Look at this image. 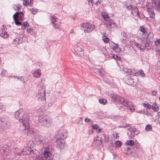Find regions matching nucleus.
Returning a JSON list of instances; mask_svg holds the SVG:
<instances>
[{
	"instance_id": "nucleus-1",
	"label": "nucleus",
	"mask_w": 160,
	"mask_h": 160,
	"mask_svg": "<svg viewBox=\"0 0 160 160\" xmlns=\"http://www.w3.org/2000/svg\"><path fill=\"white\" fill-rule=\"evenodd\" d=\"M23 109L22 108L20 109L15 112V117L18 120L19 122L22 123L23 125L26 127L25 129H29V127H28L29 125V117L28 113L27 112L24 113L23 116H20V114L23 112Z\"/></svg>"
},
{
	"instance_id": "nucleus-2",
	"label": "nucleus",
	"mask_w": 160,
	"mask_h": 160,
	"mask_svg": "<svg viewBox=\"0 0 160 160\" xmlns=\"http://www.w3.org/2000/svg\"><path fill=\"white\" fill-rule=\"evenodd\" d=\"M38 120L42 125L46 127H49L52 122V119L50 117L46 115H43L39 116Z\"/></svg>"
},
{
	"instance_id": "nucleus-3",
	"label": "nucleus",
	"mask_w": 160,
	"mask_h": 160,
	"mask_svg": "<svg viewBox=\"0 0 160 160\" xmlns=\"http://www.w3.org/2000/svg\"><path fill=\"white\" fill-rule=\"evenodd\" d=\"M95 25L89 22L84 23L81 25V27L84 28V31L85 33H89L92 32L95 29Z\"/></svg>"
},
{
	"instance_id": "nucleus-4",
	"label": "nucleus",
	"mask_w": 160,
	"mask_h": 160,
	"mask_svg": "<svg viewBox=\"0 0 160 160\" xmlns=\"http://www.w3.org/2000/svg\"><path fill=\"white\" fill-rule=\"evenodd\" d=\"M50 19L51 21L53 27L55 28H58L59 27L61 23V21L59 19L55 16L52 15L50 16Z\"/></svg>"
},
{
	"instance_id": "nucleus-5",
	"label": "nucleus",
	"mask_w": 160,
	"mask_h": 160,
	"mask_svg": "<svg viewBox=\"0 0 160 160\" xmlns=\"http://www.w3.org/2000/svg\"><path fill=\"white\" fill-rule=\"evenodd\" d=\"M31 143H32V141H30L29 142L28 144L26 147H25L23 149L22 153L23 155H26L27 154H31L32 152L33 153V151L32 150L31 148L30 147H31V145H29V143L31 144Z\"/></svg>"
},
{
	"instance_id": "nucleus-6",
	"label": "nucleus",
	"mask_w": 160,
	"mask_h": 160,
	"mask_svg": "<svg viewBox=\"0 0 160 160\" xmlns=\"http://www.w3.org/2000/svg\"><path fill=\"white\" fill-rule=\"evenodd\" d=\"M45 88L44 86L42 87L40 89H39V91L37 93V97L38 98L41 99L45 98Z\"/></svg>"
},
{
	"instance_id": "nucleus-7",
	"label": "nucleus",
	"mask_w": 160,
	"mask_h": 160,
	"mask_svg": "<svg viewBox=\"0 0 160 160\" xmlns=\"http://www.w3.org/2000/svg\"><path fill=\"white\" fill-rule=\"evenodd\" d=\"M109 46L113 51H115L116 52H119L121 51V50L118 47V45L113 42L110 43Z\"/></svg>"
},
{
	"instance_id": "nucleus-8",
	"label": "nucleus",
	"mask_w": 160,
	"mask_h": 160,
	"mask_svg": "<svg viewBox=\"0 0 160 160\" xmlns=\"http://www.w3.org/2000/svg\"><path fill=\"white\" fill-rule=\"evenodd\" d=\"M51 155V152H50V149L48 147H46L44 149L43 156L45 159H48L49 158H52L50 157Z\"/></svg>"
},
{
	"instance_id": "nucleus-9",
	"label": "nucleus",
	"mask_w": 160,
	"mask_h": 160,
	"mask_svg": "<svg viewBox=\"0 0 160 160\" xmlns=\"http://www.w3.org/2000/svg\"><path fill=\"white\" fill-rule=\"evenodd\" d=\"M23 40L22 35H18L17 36L16 38L14 39L13 41L14 44H18L21 43Z\"/></svg>"
},
{
	"instance_id": "nucleus-10",
	"label": "nucleus",
	"mask_w": 160,
	"mask_h": 160,
	"mask_svg": "<svg viewBox=\"0 0 160 160\" xmlns=\"http://www.w3.org/2000/svg\"><path fill=\"white\" fill-rule=\"evenodd\" d=\"M152 4L155 9L160 11V0H153Z\"/></svg>"
},
{
	"instance_id": "nucleus-11",
	"label": "nucleus",
	"mask_w": 160,
	"mask_h": 160,
	"mask_svg": "<svg viewBox=\"0 0 160 160\" xmlns=\"http://www.w3.org/2000/svg\"><path fill=\"white\" fill-rule=\"evenodd\" d=\"M150 4H148V5L147 4L146 8L147 9V11L148 12V14L149 15V17L152 18H154L155 16V13L153 10V9L152 8H150L148 6Z\"/></svg>"
},
{
	"instance_id": "nucleus-12",
	"label": "nucleus",
	"mask_w": 160,
	"mask_h": 160,
	"mask_svg": "<svg viewBox=\"0 0 160 160\" xmlns=\"http://www.w3.org/2000/svg\"><path fill=\"white\" fill-rule=\"evenodd\" d=\"M128 130L131 132L132 137L134 136L135 135H137L139 133V132L138 130H137L134 127H131L128 128Z\"/></svg>"
},
{
	"instance_id": "nucleus-13",
	"label": "nucleus",
	"mask_w": 160,
	"mask_h": 160,
	"mask_svg": "<svg viewBox=\"0 0 160 160\" xmlns=\"http://www.w3.org/2000/svg\"><path fill=\"white\" fill-rule=\"evenodd\" d=\"M56 142L58 147H60V148H62L63 147L64 142L63 139L61 138H58L56 140Z\"/></svg>"
},
{
	"instance_id": "nucleus-14",
	"label": "nucleus",
	"mask_w": 160,
	"mask_h": 160,
	"mask_svg": "<svg viewBox=\"0 0 160 160\" xmlns=\"http://www.w3.org/2000/svg\"><path fill=\"white\" fill-rule=\"evenodd\" d=\"M33 77L36 78L40 77L41 75V70L40 69H38L35 70L32 73Z\"/></svg>"
},
{
	"instance_id": "nucleus-15",
	"label": "nucleus",
	"mask_w": 160,
	"mask_h": 160,
	"mask_svg": "<svg viewBox=\"0 0 160 160\" xmlns=\"http://www.w3.org/2000/svg\"><path fill=\"white\" fill-rule=\"evenodd\" d=\"M16 13H17L15 15V17H17L18 19L20 20H22L23 18L24 14L22 12H17Z\"/></svg>"
},
{
	"instance_id": "nucleus-16",
	"label": "nucleus",
	"mask_w": 160,
	"mask_h": 160,
	"mask_svg": "<svg viewBox=\"0 0 160 160\" xmlns=\"http://www.w3.org/2000/svg\"><path fill=\"white\" fill-rule=\"evenodd\" d=\"M119 101L121 103V104H123L124 106L127 105V103L129 102L128 101L122 98H120L118 99Z\"/></svg>"
},
{
	"instance_id": "nucleus-17",
	"label": "nucleus",
	"mask_w": 160,
	"mask_h": 160,
	"mask_svg": "<svg viewBox=\"0 0 160 160\" xmlns=\"http://www.w3.org/2000/svg\"><path fill=\"white\" fill-rule=\"evenodd\" d=\"M35 141L37 142V144H41L43 142V138L41 136H37L35 137Z\"/></svg>"
},
{
	"instance_id": "nucleus-18",
	"label": "nucleus",
	"mask_w": 160,
	"mask_h": 160,
	"mask_svg": "<svg viewBox=\"0 0 160 160\" xmlns=\"http://www.w3.org/2000/svg\"><path fill=\"white\" fill-rule=\"evenodd\" d=\"M125 106L127 107V108L132 112H134L135 110L133 105L131 102H129L127 103V105Z\"/></svg>"
},
{
	"instance_id": "nucleus-19",
	"label": "nucleus",
	"mask_w": 160,
	"mask_h": 160,
	"mask_svg": "<svg viewBox=\"0 0 160 160\" xmlns=\"http://www.w3.org/2000/svg\"><path fill=\"white\" fill-rule=\"evenodd\" d=\"M134 73V75L137 76L138 75H140L142 77H144L146 76L144 72L142 70H140L138 71V72H133Z\"/></svg>"
},
{
	"instance_id": "nucleus-20",
	"label": "nucleus",
	"mask_w": 160,
	"mask_h": 160,
	"mask_svg": "<svg viewBox=\"0 0 160 160\" xmlns=\"http://www.w3.org/2000/svg\"><path fill=\"white\" fill-rule=\"evenodd\" d=\"M15 13L13 15V19H14V20L15 21V24L17 25H18V26H20V25H22V22H19L18 21V18H17V17H15V15H16L17 14V13Z\"/></svg>"
},
{
	"instance_id": "nucleus-21",
	"label": "nucleus",
	"mask_w": 160,
	"mask_h": 160,
	"mask_svg": "<svg viewBox=\"0 0 160 160\" xmlns=\"http://www.w3.org/2000/svg\"><path fill=\"white\" fill-rule=\"evenodd\" d=\"M113 23V21L112 20H110L106 22V25L107 27L109 29L112 28V25Z\"/></svg>"
},
{
	"instance_id": "nucleus-22",
	"label": "nucleus",
	"mask_w": 160,
	"mask_h": 160,
	"mask_svg": "<svg viewBox=\"0 0 160 160\" xmlns=\"http://www.w3.org/2000/svg\"><path fill=\"white\" fill-rule=\"evenodd\" d=\"M93 70L95 73L99 75L100 76L102 75V74L101 69L95 68H93Z\"/></svg>"
},
{
	"instance_id": "nucleus-23",
	"label": "nucleus",
	"mask_w": 160,
	"mask_h": 160,
	"mask_svg": "<svg viewBox=\"0 0 160 160\" xmlns=\"http://www.w3.org/2000/svg\"><path fill=\"white\" fill-rule=\"evenodd\" d=\"M152 108L155 112H157L158 111L159 107L155 103H154L152 105Z\"/></svg>"
},
{
	"instance_id": "nucleus-24",
	"label": "nucleus",
	"mask_w": 160,
	"mask_h": 160,
	"mask_svg": "<svg viewBox=\"0 0 160 160\" xmlns=\"http://www.w3.org/2000/svg\"><path fill=\"white\" fill-rule=\"evenodd\" d=\"M29 26V24L27 22H24L22 24L21 28L22 29H24L25 27H28Z\"/></svg>"
},
{
	"instance_id": "nucleus-25",
	"label": "nucleus",
	"mask_w": 160,
	"mask_h": 160,
	"mask_svg": "<svg viewBox=\"0 0 160 160\" xmlns=\"http://www.w3.org/2000/svg\"><path fill=\"white\" fill-rule=\"evenodd\" d=\"M102 15L104 20L107 21L109 20V17L108 16L107 13H105V12H103L102 13Z\"/></svg>"
},
{
	"instance_id": "nucleus-26",
	"label": "nucleus",
	"mask_w": 160,
	"mask_h": 160,
	"mask_svg": "<svg viewBox=\"0 0 160 160\" xmlns=\"http://www.w3.org/2000/svg\"><path fill=\"white\" fill-rule=\"evenodd\" d=\"M134 142L132 140H128L126 142L125 144L127 146H132L134 145Z\"/></svg>"
},
{
	"instance_id": "nucleus-27",
	"label": "nucleus",
	"mask_w": 160,
	"mask_h": 160,
	"mask_svg": "<svg viewBox=\"0 0 160 160\" xmlns=\"http://www.w3.org/2000/svg\"><path fill=\"white\" fill-rule=\"evenodd\" d=\"M99 102L100 103L103 105L106 104L107 101L106 99L104 98H100L99 99Z\"/></svg>"
},
{
	"instance_id": "nucleus-28",
	"label": "nucleus",
	"mask_w": 160,
	"mask_h": 160,
	"mask_svg": "<svg viewBox=\"0 0 160 160\" xmlns=\"http://www.w3.org/2000/svg\"><path fill=\"white\" fill-rule=\"evenodd\" d=\"M7 148V146L6 145H5L3 147H2V146H0V153H2L6 152V149Z\"/></svg>"
},
{
	"instance_id": "nucleus-29",
	"label": "nucleus",
	"mask_w": 160,
	"mask_h": 160,
	"mask_svg": "<svg viewBox=\"0 0 160 160\" xmlns=\"http://www.w3.org/2000/svg\"><path fill=\"white\" fill-rule=\"evenodd\" d=\"M134 12L136 14V16H137L138 17H140V15L139 13V11L138 8L137 7H135L132 9V12Z\"/></svg>"
},
{
	"instance_id": "nucleus-30",
	"label": "nucleus",
	"mask_w": 160,
	"mask_h": 160,
	"mask_svg": "<svg viewBox=\"0 0 160 160\" xmlns=\"http://www.w3.org/2000/svg\"><path fill=\"white\" fill-rule=\"evenodd\" d=\"M13 8L15 10L18 11L21 9V5L18 4L17 5H14Z\"/></svg>"
},
{
	"instance_id": "nucleus-31",
	"label": "nucleus",
	"mask_w": 160,
	"mask_h": 160,
	"mask_svg": "<svg viewBox=\"0 0 160 160\" xmlns=\"http://www.w3.org/2000/svg\"><path fill=\"white\" fill-rule=\"evenodd\" d=\"M0 36L3 38H7L8 37V34L6 32H4L1 33L0 35Z\"/></svg>"
},
{
	"instance_id": "nucleus-32",
	"label": "nucleus",
	"mask_w": 160,
	"mask_h": 160,
	"mask_svg": "<svg viewBox=\"0 0 160 160\" xmlns=\"http://www.w3.org/2000/svg\"><path fill=\"white\" fill-rule=\"evenodd\" d=\"M29 10H30V12L33 14H36L38 11V9L34 8L32 9H29Z\"/></svg>"
},
{
	"instance_id": "nucleus-33",
	"label": "nucleus",
	"mask_w": 160,
	"mask_h": 160,
	"mask_svg": "<svg viewBox=\"0 0 160 160\" xmlns=\"http://www.w3.org/2000/svg\"><path fill=\"white\" fill-rule=\"evenodd\" d=\"M5 106L2 105V103L0 102V112L3 111H5Z\"/></svg>"
},
{
	"instance_id": "nucleus-34",
	"label": "nucleus",
	"mask_w": 160,
	"mask_h": 160,
	"mask_svg": "<svg viewBox=\"0 0 160 160\" xmlns=\"http://www.w3.org/2000/svg\"><path fill=\"white\" fill-rule=\"evenodd\" d=\"M102 40L105 43L108 42L109 41V39L106 36H103L102 37Z\"/></svg>"
},
{
	"instance_id": "nucleus-35",
	"label": "nucleus",
	"mask_w": 160,
	"mask_h": 160,
	"mask_svg": "<svg viewBox=\"0 0 160 160\" xmlns=\"http://www.w3.org/2000/svg\"><path fill=\"white\" fill-rule=\"evenodd\" d=\"M127 83L128 84L132 85L134 83V80L133 79H132L130 78H128V79L127 80Z\"/></svg>"
},
{
	"instance_id": "nucleus-36",
	"label": "nucleus",
	"mask_w": 160,
	"mask_h": 160,
	"mask_svg": "<svg viewBox=\"0 0 160 160\" xmlns=\"http://www.w3.org/2000/svg\"><path fill=\"white\" fill-rule=\"evenodd\" d=\"M145 130L147 131H150L152 130V126L150 125H147L145 127Z\"/></svg>"
},
{
	"instance_id": "nucleus-37",
	"label": "nucleus",
	"mask_w": 160,
	"mask_h": 160,
	"mask_svg": "<svg viewBox=\"0 0 160 160\" xmlns=\"http://www.w3.org/2000/svg\"><path fill=\"white\" fill-rule=\"evenodd\" d=\"M102 139H99V138H98L96 141L95 144L98 146L101 145L102 144Z\"/></svg>"
},
{
	"instance_id": "nucleus-38",
	"label": "nucleus",
	"mask_w": 160,
	"mask_h": 160,
	"mask_svg": "<svg viewBox=\"0 0 160 160\" xmlns=\"http://www.w3.org/2000/svg\"><path fill=\"white\" fill-rule=\"evenodd\" d=\"M143 106L145 108L147 109H150L151 108V105L150 104L147 103H143Z\"/></svg>"
},
{
	"instance_id": "nucleus-39",
	"label": "nucleus",
	"mask_w": 160,
	"mask_h": 160,
	"mask_svg": "<svg viewBox=\"0 0 160 160\" xmlns=\"http://www.w3.org/2000/svg\"><path fill=\"white\" fill-rule=\"evenodd\" d=\"M121 144L122 142L119 141H117L115 143L116 146L118 147H120Z\"/></svg>"
},
{
	"instance_id": "nucleus-40",
	"label": "nucleus",
	"mask_w": 160,
	"mask_h": 160,
	"mask_svg": "<svg viewBox=\"0 0 160 160\" xmlns=\"http://www.w3.org/2000/svg\"><path fill=\"white\" fill-rule=\"evenodd\" d=\"M110 55L112 56V58L118 60L120 59V58L119 57L117 56V55H114V54H111Z\"/></svg>"
},
{
	"instance_id": "nucleus-41",
	"label": "nucleus",
	"mask_w": 160,
	"mask_h": 160,
	"mask_svg": "<svg viewBox=\"0 0 160 160\" xmlns=\"http://www.w3.org/2000/svg\"><path fill=\"white\" fill-rule=\"evenodd\" d=\"M121 35L122 37L125 38H128V35L125 32H122L121 33Z\"/></svg>"
},
{
	"instance_id": "nucleus-42",
	"label": "nucleus",
	"mask_w": 160,
	"mask_h": 160,
	"mask_svg": "<svg viewBox=\"0 0 160 160\" xmlns=\"http://www.w3.org/2000/svg\"><path fill=\"white\" fill-rule=\"evenodd\" d=\"M133 72H135L133 71V70H131L130 69H128L127 73L128 74L134 75V73Z\"/></svg>"
},
{
	"instance_id": "nucleus-43",
	"label": "nucleus",
	"mask_w": 160,
	"mask_h": 160,
	"mask_svg": "<svg viewBox=\"0 0 160 160\" xmlns=\"http://www.w3.org/2000/svg\"><path fill=\"white\" fill-rule=\"evenodd\" d=\"M34 160H44V159H43L40 155H38L35 158Z\"/></svg>"
},
{
	"instance_id": "nucleus-44",
	"label": "nucleus",
	"mask_w": 160,
	"mask_h": 160,
	"mask_svg": "<svg viewBox=\"0 0 160 160\" xmlns=\"http://www.w3.org/2000/svg\"><path fill=\"white\" fill-rule=\"evenodd\" d=\"M84 121L87 123L91 122L92 123L93 122V121L92 120L87 118H85Z\"/></svg>"
},
{
	"instance_id": "nucleus-45",
	"label": "nucleus",
	"mask_w": 160,
	"mask_h": 160,
	"mask_svg": "<svg viewBox=\"0 0 160 160\" xmlns=\"http://www.w3.org/2000/svg\"><path fill=\"white\" fill-rule=\"evenodd\" d=\"M143 37L145 38H147L148 36V33L146 32V31H145L142 33Z\"/></svg>"
},
{
	"instance_id": "nucleus-46",
	"label": "nucleus",
	"mask_w": 160,
	"mask_h": 160,
	"mask_svg": "<svg viewBox=\"0 0 160 160\" xmlns=\"http://www.w3.org/2000/svg\"><path fill=\"white\" fill-rule=\"evenodd\" d=\"M111 98L113 100V101H115L117 98V96L116 95L114 94H113L111 95Z\"/></svg>"
},
{
	"instance_id": "nucleus-47",
	"label": "nucleus",
	"mask_w": 160,
	"mask_h": 160,
	"mask_svg": "<svg viewBox=\"0 0 160 160\" xmlns=\"http://www.w3.org/2000/svg\"><path fill=\"white\" fill-rule=\"evenodd\" d=\"M119 133L118 132L112 134L113 138L116 139H117L118 137Z\"/></svg>"
},
{
	"instance_id": "nucleus-48",
	"label": "nucleus",
	"mask_w": 160,
	"mask_h": 160,
	"mask_svg": "<svg viewBox=\"0 0 160 160\" xmlns=\"http://www.w3.org/2000/svg\"><path fill=\"white\" fill-rule=\"evenodd\" d=\"M158 91L157 90H152L151 92V95L152 96H155L157 94Z\"/></svg>"
},
{
	"instance_id": "nucleus-49",
	"label": "nucleus",
	"mask_w": 160,
	"mask_h": 160,
	"mask_svg": "<svg viewBox=\"0 0 160 160\" xmlns=\"http://www.w3.org/2000/svg\"><path fill=\"white\" fill-rule=\"evenodd\" d=\"M126 8H127V9L128 10H131V13L132 14V15H134V14L132 12V9L133 8H132V7L131 6H128Z\"/></svg>"
},
{
	"instance_id": "nucleus-50",
	"label": "nucleus",
	"mask_w": 160,
	"mask_h": 160,
	"mask_svg": "<svg viewBox=\"0 0 160 160\" xmlns=\"http://www.w3.org/2000/svg\"><path fill=\"white\" fill-rule=\"evenodd\" d=\"M76 49L79 52H82L83 50V49L82 48L80 47L79 46L77 47Z\"/></svg>"
},
{
	"instance_id": "nucleus-51",
	"label": "nucleus",
	"mask_w": 160,
	"mask_h": 160,
	"mask_svg": "<svg viewBox=\"0 0 160 160\" xmlns=\"http://www.w3.org/2000/svg\"><path fill=\"white\" fill-rule=\"evenodd\" d=\"M92 127L93 128L97 130L98 128V126L96 124H92Z\"/></svg>"
},
{
	"instance_id": "nucleus-52",
	"label": "nucleus",
	"mask_w": 160,
	"mask_h": 160,
	"mask_svg": "<svg viewBox=\"0 0 160 160\" xmlns=\"http://www.w3.org/2000/svg\"><path fill=\"white\" fill-rule=\"evenodd\" d=\"M140 31L142 32V33L145 31V29L143 27H140L139 28Z\"/></svg>"
},
{
	"instance_id": "nucleus-53",
	"label": "nucleus",
	"mask_w": 160,
	"mask_h": 160,
	"mask_svg": "<svg viewBox=\"0 0 160 160\" xmlns=\"http://www.w3.org/2000/svg\"><path fill=\"white\" fill-rule=\"evenodd\" d=\"M14 78L18 79H20L21 81H22V77H19L18 76H14Z\"/></svg>"
},
{
	"instance_id": "nucleus-54",
	"label": "nucleus",
	"mask_w": 160,
	"mask_h": 160,
	"mask_svg": "<svg viewBox=\"0 0 160 160\" xmlns=\"http://www.w3.org/2000/svg\"><path fill=\"white\" fill-rule=\"evenodd\" d=\"M128 39V38H123L121 40L122 42L123 43H125V44H126V41L127 40V39Z\"/></svg>"
},
{
	"instance_id": "nucleus-55",
	"label": "nucleus",
	"mask_w": 160,
	"mask_h": 160,
	"mask_svg": "<svg viewBox=\"0 0 160 160\" xmlns=\"http://www.w3.org/2000/svg\"><path fill=\"white\" fill-rule=\"evenodd\" d=\"M135 45L137 47L139 48L140 50H142L141 48L140 47V44H139L137 43H135Z\"/></svg>"
},
{
	"instance_id": "nucleus-56",
	"label": "nucleus",
	"mask_w": 160,
	"mask_h": 160,
	"mask_svg": "<svg viewBox=\"0 0 160 160\" xmlns=\"http://www.w3.org/2000/svg\"><path fill=\"white\" fill-rule=\"evenodd\" d=\"M93 0H91V1H89V2H88V4L91 6H92L93 4Z\"/></svg>"
},
{
	"instance_id": "nucleus-57",
	"label": "nucleus",
	"mask_w": 160,
	"mask_h": 160,
	"mask_svg": "<svg viewBox=\"0 0 160 160\" xmlns=\"http://www.w3.org/2000/svg\"><path fill=\"white\" fill-rule=\"evenodd\" d=\"M25 2H26L27 3H30L29 2V0H25L23 2V4L24 6H25Z\"/></svg>"
},
{
	"instance_id": "nucleus-58",
	"label": "nucleus",
	"mask_w": 160,
	"mask_h": 160,
	"mask_svg": "<svg viewBox=\"0 0 160 160\" xmlns=\"http://www.w3.org/2000/svg\"><path fill=\"white\" fill-rule=\"evenodd\" d=\"M32 30V28H29L27 29V31L28 32H30Z\"/></svg>"
},
{
	"instance_id": "nucleus-59",
	"label": "nucleus",
	"mask_w": 160,
	"mask_h": 160,
	"mask_svg": "<svg viewBox=\"0 0 160 160\" xmlns=\"http://www.w3.org/2000/svg\"><path fill=\"white\" fill-rule=\"evenodd\" d=\"M60 138H62V139H63L65 138L64 135L62 133H61L60 135Z\"/></svg>"
},
{
	"instance_id": "nucleus-60",
	"label": "nucleus",
	"mask_w": 160,
	"mask_h": 160,
	"mask_svg": "<svg viewBox=\"0 0 160 160\" xmlns=\"http://www.w3.org/2000/svg\"><path fill=\"white\" fill-rule=\"evenodd\" d=\"M101 3V1H98L95 3L96 6H98L99 4H100Z\"/></svg>"
},
{
	"instance_id": "nucleus-61",
	"label": "nucleus",
	"mask_w": 160,
	"mask_h": 160,
	"mask_svg": "<svg viewBox=\"0 0 160 160\" xmlns=\"http://www.w3.org/2000/svg\"><path fill=\"white\" fill-rule=\"evenodd\" d=\"M130 125L129 124H127L125 126L123 127V128H127L129 127L130 126Z\"/></svg>"
},
{
	"instance_id": "nucleus-62",
	"label": "nucleus",
	"mask_w": 160,
	"mask_h": 160,
	"mask_svg": "<svg viewBox=\"0 0 160 160\" xmlns=\"http://www.w3.org/2000/svg\"><path fill=\"white\" fill-rule=\"evenodd\" d=\"M128 70V69H127V68H123L124 71L126 72V73H127Z\"/></svg>"
},
{
	"instance_id": "nucleus-63",
	"label": "nucleus",
	"mask_w": 160,
	"mask_h": 160,
	"mask_svg": "<svg viewBox=\"0 0 160 160\" xmlns=\"http://www.w3.org/2000/svg\"><path fill=\"white\" fill-rule=\"evenodd\" d=\"M44 160H54L53 158H49L48 159H44Z\"/></svg>"
},
{
	"instance_id": "nucleus-64",
	"label": "nucleus",
	"mask_w": 160,
	"mask_h": 160,
	"mask_svg": "<svg viewBox=\"0 0 160 160\" xmlns=\"http://www.w3.org/2000/svg\"><path fill=\"white\" fill-rule=\"evenodd\" d=\"M21 154H22V152H18L16 154V155H17V156H20Z\"/></svg>"
}]
</instances>
